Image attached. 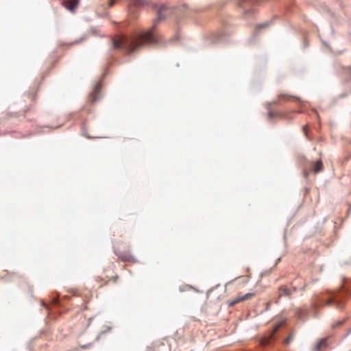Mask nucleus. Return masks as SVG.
<instances>
[{
  "label": "nucleus",
  "mask_w": 351,
  "mask_h": 351,
  "mask_svg": "<svg viewBox=\"0 0 351 351\" xmlns=\"http://www.w3.org/2000/svg\"><path fill=\"white\" fill-rule=\"evenodd\" d=\"M165 10L166 8L165 6H160L158 10L157 17L154 19L152 27L138 36H117L112 40L113 47L122 49L126 53H131L145 44L158 43L160 41V36L156 33V28L157 24L166 17Z\"/></svg>",
  "instance_id": "1"
},
{
  "label": "nucleus",
  "mask_w": 351,
  "mask_h": 351,
  "mask_svg": "<svg viewBox=\"0 0 351 351\" xmlns=\"http://www.w3.org/2000/svg\"><path fill=\"white\" fill-rule=\"evenodd\" d=\"M254 296V293H249L243 296H238L237 298H235L234 300H228L227 303L229 306H233L236 304L243 302L245 300H250V299L252 298Z\"/></svg>",
  "instance_id": "2"
},
{
  "label": "nucleus",
  "mask_w": 351,
  "mask_h": 351,
  "mask_svg": "<svg viewBox=\"0 0 351 351\" xmlns=\"http://www.w3.org/2000/svg\"><path fill=\"white\" fill-rule=\"evenodd\" d=\"M119 258L123 262L136 263L137 262L136 258L129 252H115Z\"/></svg>",
  "instance_id": "3"
},
{
  "label": "nucleus",
  "mask_w": 351,
  "mask_h": 351,
  "mask_svg": "<svg viewBox=\"0 0 351 351\" xmlns=\"http://www.w3.org/2000/svg\"><path fill=\"white\" fill-rule=\"evenodd\" d=\"M101 85L97 84L94 87L93 91L90 95V99L91 102H96L100 97Z\"/></svg>",
  "instance_id": "4"
},
{
  "label": "nucleus",
  "mask_w": 351,
  "mask_h": 351,
  "mask_svg": "<svg viewBox=\"0 0 351 351\" xmlns=\"http://www.w3.org/2000/svg\"><path fill=\"white\" fill-rule=\"evenodd\" d=\"M80 0H64L63 5L69 10L73 12L77 7Z\"/></svg>",
  "instance_id": "5"
},
{
  "label": "nucleus",
  "mask_w": 351,
  "mask_h": 351,
  "mask_svg": "<svg viewBox=\"0 0 351 351\" xmlns=\"http://www.w3.org/2000/svg\"><path fill=\"white\" fill-rule=\"evenodd\" d=\"M291 295V291L285 285H282L278 289L279 298L282 296L290 297Z\"/></svg>",
  "instance_id": "6"
},
{
  "label": "nucleus",
  "mask_w": 351,
  "mask_h": 351,
  "mask_svg": "<svg viewBox=\"0 0 351 351\" xmlns=\"http://www.w3.org/2000/svg\"><path fill=\"white\" fill-rule=\"evenodd\" d=\"M148 3V0H130V6L141 7Z\"/></svg>",
  "instance_id": "7"
},
{
  "label": "nucleus",
  "mask_w": 351,
  "mask_h": 351,
  "mask_svg": "<svg viewBox=\"0 0 351 351\" xmlns=\"http://www.w3.org/2000/svg\"><path fill=\"white\" fill-rule=\"evenodd\" d=\"M286 113L283 112H269L268 113V117L269 119H271L276 117L282 118L285 117Z\"/></svg>",
  "instance_id": "8"
},
{
  "label": "nucleus",
  "mask_w": 351,
  "mask_h": 351,
  "mask_svg": "<svg viewBox=\"0 0 351 351\" xmlns=\"http://www.w3.org/2000/svg\"><path fill=\"white\" fill-rule=\"evenodd\" d=\"M291 98H293L295 99H296L297 101H300V97H293V96H291V95H286V94H280L278 95V99L279 100H281V99H285V100H289ZM280 102V101H276V104H278Z\"/></svg>",
  "instance_id": "9"
},
{
  "label": "nucleus",
  "mask_w": 351,
  "mask_h": 351,
  "mask_svg": "<svg viewBox=\"0 0 351 351\" xmlns=\"http://www.w3.org/2000/svg\"><path fill=\"white\" fill-rule=\"evenodd\" d=\"M300 280H302V279L300 278H297L293 281L292 285H293V289L294 291L304 290L305 289L306 283H304L303 285L301 287H297L295 285V284H296V282L298 281H300Z\"/></svg>",
  "instance_id": "10"
},
{
  "label": "nucleus",
  "mask_w": 351,
  "mask_h": 351,
  "mask_svg": "<svg viewBox=\"0 0 351 351\" xmlns=\"http://www.w3.org/2000/svg\"><path fill=\"white\" fill-rule=\"evenodd\" d=\"M327 346V339H322V340H320L316 347H315V351H319V350L322 348H325Z\"/></svg>",
  "instance_id": "11"
},
{
  "label": "nucleus",
  "mask_w": 351,
  "mask_h": 351,
  "mask_svg": "<svg viewBox=\"0 0 351 351\" xmlns=\"http://www.w3.org/2000/svg\"><path fill=\"white\" fill-rule=\"evenodd\" d=\"M322 170V162L321 160L317 161L313 165V171L315 173Z\"/></svg>",
  "instance_id": "12"
},
{
  "label": "nucleus",
  "mask_w": 351,
  "mask_h": 351,
  "mask_svg": "<svg viewBox=\"0 0 351 351\" xmlns=\"http://www.w3.org/2000/svg\"><path fill=\"white\" fill-rule=\"evenodd\" d=\"M267 26H268V23H261V24L257 25L256 27L258 29H261V28H265V27H266Z\"/></svg>",
  "instance_id": "13"
},
{
  "label": "nucleus",
  "mask_w": 351,
  "mask_h": 351,
  "mask_svg": "<svg viewBox=\"0 0 351 351\" xmlns=\"http://www.w3.org/2000/svg\"><path fill=\"white\" fill-rule=\"evenodd\" d=\"M333 304H335V300L332 298H330V299L328 300V301L326 303V305L330 306V305H332Z\"/></svg>",
  "instance_id": "14"
},
{
  "label": "nucleus",
  "mask_w": 351,
  "mask_h": 351,
  "mask_svg": "<svg viewBox=\"0 0 351 351\" xmlns=\"http://www.w3.org/2000/svg\"><path fill=\"white\" fill-rule=\"evenodd\" d=\"M116 3V0H110L108 3V7L112 8L114 3Z\"/></svg>",
  "instance_id": "15"
},
{
  "label": "nucleus",
  "mask_w": 351,
  "mask_h": 351,
  "mask_svg": "<svg viewBox=\"0 0 351 351\" xmlns=\"http://www.w3.org/2000/svg\"><path fill=\"white\" fill-rule=\"evenodd\" d=\"M292 337L290 335L285 340V343L288 344L291 341Z\"/></svg>",
  "instance_id": "16"
},
{
  "label": "nucleus",
  "mask_w": 351,
  "mask_h": 351,
  "mask_svg": "<svg viewBox=\"0 0 351 351\" xmlns=\"http://www.w3.org/2000/svg\"><path fill=\"white\" fill-rule=\"evenodd\" d=\"M118 278H119V276H114V277L112 278V281H113L114 282H117V280H118Z\"/></svg>",
  "instance_id": "17"
},
{
  "label": "nucleus",
  "mask_w": 351,
  "mask_h": 351,
  "mask_svg": "<svg viewBox=\"0 0 351 351\" xmlns=\"http://www.w3.org/2000/svg\"><path fill=\"white\" fill-rule=\"evenodd\" d=\"M342 324H343V322H337V323L334 326V327H336V326H337L341 325Z\"/></svg>",
  "instance_id": "18"
},
{
  "label": "nucleus",
  "mask_w": 351,
  "mask_h": 351,
  "mask_svg": "<svg viewBox=\"0 0 351 351\" xmlns=\"http://www.w3.org/2000/svg\"><path fill=\"white\" fill-rule=\"evenodd\" d=\"M280 326H281V324H278V326H276L275 328L274 332L277 331L278 329L280 327Z\"/></svg>",
  "instance_id": "19"
},
{
  "label": "nucleus",
  "mask_w": 351,
  "mask_h": 351,
  "mask_svg": "<svg viewBox=\"0 0 351 351\" xmlns=\"http://www.w3.org/2000/svg\"><path fill=\"white\" fill-rule=\"evenodd\" d=\"M346 69L351 74V66H348Z\"/></svg>",
  "instance_id": "20"
},
{
  "label": "nucleus",
  "mask_w": 351,
  "mask_h": 351,
  "mask_svg": "<svg viewBox=\"0 0 351 351\" xmlns=\"http://www.w3.org/2000/svg\"><path fill=\"white\" fill-rule=\"evenodd\" d=\"M247 0H243V1H246Z\"/></svg>",
  "instance_id": "21"
}]
</instances>
